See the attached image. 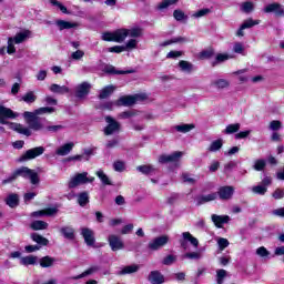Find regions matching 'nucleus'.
I'll use <instances>...</instances> for the list:
<instances>
[{
	"instance_id": "nucleus-48",
	"label": "nucleus",
	"mask_w": 284,
	"mask_h": 284,
	"mask_svg": "<svg viewBox=\"0 0 284 284\" xmlns=\"http://www.w3.org/2000/svg\"><path fill=\"white\" fill-rule=\"evenodd\" d=\"M183 41H185V38L179 37V38H173L171 40H166V41L162 42L160 45L162 48H165L168 45H172V43H183Z\"/></svg>"
},
{
	"instance_id": "nucleus-22",
	"label": "nucleus",
	"mask_w": 284,
	"mask_h": 284,
	"mask_svg": "<svg viewBox=\"0 0 284 284\" xmlns=\"http://www.w3.org/2000/svg\"><path fill=\"white\" fill-rule=\"evenodd\" d=\"M211 85L216 90H227L230 88V80L227 79H216L211 82Z\"/></svg>"
},
{
	"instance_id": "nucleus-23",
	"label": "nucleus",
	"mask_w": 284,
	"mask_h": 284,
	"mask_svg": "<svg viewBox=\"0 0 284 284\" xmlns=\"http://www.w3.org/2000/svg\"><path fill=\"white\" fill-rule=\"evenodd\" d=\"M50 92H53V94H69L70 88L65 85H59L57 83H53L49 87Z\"/></svg>"
},
{
	"instance_id": "nucleus-31",
	"label": "nucleus",
	"mask_w": 284,
	"mask_h": 284,
	"mask_svg": "<svg viewBox=\"0 0 284 284\" xmlns=\"http://www.w3.org/2000/svg\"><path fill=\"white\" fill-rule=\"evenodd\" d=\"M182 239L184 242L191 243L193 247H199V240L191 235L190 232H183L182 233Z\"/></svg>"
},
{
	"instance_id": "nucleus-5",
	"label": "nucleus",
	"mask_w": 284,
	"mask_h": 284,
	"mask_svg": "<svg viewBox=\"0 0 284 284\" xmlns=\"http://www.w3.org/2000/svg\"><path fill=\"white\" fill-rule=\"evenodd\" d=\"M145 99H148V94L145 93H139L135 95H124L116 101V105L130 106L134 105L136 101H145Z\"/></svg>"
},
{
	"instance_id": "nucleus-34",
	"label": "nucleus",
	"mask_w": 284,
	"mask_h": 284,
	"mask_svg": "<svg viewBox=\"0 0 284 284\" xmlns=\"http://www.w3.org/2000/svg\"><path fill=\"white\" fill-rule=\"evenodd\" d=\"M194 128V124H179L174 126V130H176V132H181L182 134H187V132H192Z\"/></svg>"
},
{
	"instance_id": "nucleus-42",
	"label": "nucleus",
	"mask_w": 284,
	"mask_h": 284,
	"mask_svg": "<svg viewBox=\"0 0 284 284\" xmlns=\"http://www.w3.org/2000/svg\"><path fill=\"white\" fill-rule=\"evenodd\" d=\"M138 45H139V40L131 38L124 44L125 52H130V50H136Z\"/></svg>"
},
{
	"instance_id": "nucleus-40",
	"label": "nucleus",
	"mask_w": 284,
	"mask_h": 284,
	"mask_svg": "<svg viewBox=\"0 0 284 284\" xmlns=\"http://www.w3.org/2000/svg\"><path fill=\"white\" fill-rule=\"evenodd\" d=\"M267 165V161L263 160V159H258L254 161L253 164V170H255V172H263V170H265Z\"/></svg>"
},
{
	"instance_id": "nucleus-38",
	"label": "nucleus",
	"mask_w": 284,
	"mask_h": 284,
	"mask_svg": "<svg viewBox=\"0 0 284 284\" xmlns=\"http://www.w3.org/2000/svg\"><path fill=\"white\" fill-rule=\"evenodd\" d=\"M241 12H244L245 14H250V12H254V3L252 1L243 2L240 6Z\"/></svg>"
},
{
	"instance_id": "nucleus-35",
	"label": "nucleus",
	"mask_w": 284,
	"mask_h": 284,
	"mask_svg": "<svg viewBox=\"0 0 284 284\" xmlns=\"http://www.w3.org/2000/svg\"><path fill=\"white\" fill-rule=\"evenodd\" d=\"M182 258H189L190 261H199L200 258H203V253L201 251H193L185 253Z\"/></svg>"
},
{
	"instance_id": "nucleus-32",
	"label": "nucleus",
	"mask_w": 284,
	"mask_h": 284,
	"mask_svg": "<svg viewBox=\"0 0 284 284\" xmlns=\"http://www.w3.org/2000/svg\"><path fill=\"white\" fill-rule=\"evenodd\" d=\"M138 172H141V174H154L156 172V169L152 164H145V165H139L136 166Z\"/></svg>"
},
{
	"instance_id": "nucleus-3",
	"label": "nucleus",
	"mask_w": 284,
	"mask_h": 284,
	"mask_svg": "<svg viewBox=\"0 0 284 284\" xmlns=\"http://www.w3.org/2000/svg\"><path fill=\"white\" fill-rule=\"evenodd\" d=\"M22 176L23 179H29L32 185H37L39 183V173L34 172V170L29 169L28 166H22L16 170L9 178L2 181V185H8V183H12Z\"/></svg>"
},
{
	"instance_id": "nucleus-44",
	"label": "nucleus",
	"mask_w": 284,
	"mask_h": 284,
	"mask_svg": "<svg viewBox=\"0 0 284 284\" xmlns=\"http://www.w3.org/2000/svg\"><path fill=\"white\" fill-rule=\"evenodd\" d=\"M240 130H241V123L229 124L224 130V134H234Z\"/></svg>"
},
{
	"instance_id": "nucleus-1",
	"label": "nucleus",
	"mask_w": 284,
	"mask_h": 284,
	"mask_svg": "<svg viewBox=\"0 0 284 284\" xmlns=\"http://www.w3.org/2000/svg\"><path fill=\"white\" fill-rule=\"evenodd\" d=\"M53 112L54 108L52 106H42L36 109L33 112L26 111L23 113V119L29 128L21 123H10V130L18 132V134H23L24 136H32V130L33 132H44L45 125L49 122L39 116H43V114H52Z\"/></svg>"
},
{
	"instance_id": "nucleus-6",
	"label": "nucleus",
	"mask_w": 284,
	"mask_h": 284,
	"mask_svg": "<svg viewBox=\"0 0 284 284\" xmlns=\"http://www.w3.org/2000/svg\"><path fill=\"white\" fill-rule=\"evenodd\" d=\"M45 152V148L43 146H36L33 149L27 150L19 159V163H24L26 161H32L37 159V156H41Z\"/></svg>"
},
{
	"instance_id": "nucleus-25",
	"label": "nucleus",
	"mask_w": 284,
	"mask_h": 284,
	"mask_svg": "<svg viewBox=\"0 0 284 284\" xmlns=\"http://www.w3.org/2000/svg\"><path fill=\"white\" fill-rule=\"evenodd\" d=\"M20 265H24L26 267H28V265H39V257L34 255L20 257Z\"/></svg>"
},
{
	"instance_id": "nucleus-29",
	"label": "nucleus",
	"mask_w": 284,
	"mask_h": 284,
	"mask_svg": "<svg viewBox=\"0 0 284 284\" xmlns=\"http://www.w3.org/2000/svg\"><path fill=\"white\" fill-rule=\"evenodd\" d=\"M135 272H139V265H129L121 268V271L118 272V276H125V274H135Z\"/></svg>"
},
{
	"instance_id": "nucleus-62",
	"label": "nucleus",
	"mask_w": 284,
	"mask_h": 284,
	"mask_svg": "<svg viewBox=\"0 0 284 284\" xmlns=\"http://www.w3.org/2000/svg\"><path fill=\"white\" fill-rule=\"evenodd\" d=\"M113 170H115V172H124L125 170V163L118 161L113 163Z\"/></svg>"
},
{
	"instance_id": "nucleus-50",
	"label": "nucleus",
	"mask_w": 284,
	"mask_h": 284,
	"mask_svg": "<svg viewBox=\"0 0 284 284\" xmlns=\"http://www.w3.org/2000/svg\"><path fill=\"white\" fill-rule=\"evenodd\" d=\"M32 240L38 243V245H48V243H50V241H48V239L39 235V234H33L32 235Z\"/></svg>"
},
{
	"instance_id": "nucleus-18",
	"label": "nucleus",
	"mask_w": 284,
	"mask_h": 284,
	"mask_svg": "<svg viewBox=\"0 0 284 284\" xmlns=\"http://www.w3.org/2000/svg\"><path fill=\"white\" fill-rule=\"evenodd\" d=\"M73 149H74V142H69L59 146L55 150V154L58 156H68V154H70V152H72Z\"/></svg>"
},
{
	"instance_id": "nucleus-16",
	"label": "nucleus",
	"mask_w": 284,
	"mask_h": 284,
	"mask_svg": "<svg viewBox=\"0 0 284 284\" xmlns=\"http://www.w3.org/2000/svg\"><path fill=\"white\" fill-rule=\"evenodd\" d=\"M108 241L111 250H123L125 247L123 240L116 235H109Z\"/></svg>"
},
{
	"instance_id": "nucleus-33",
	"label": "nucleus",
	"mask_w": 284,
	"mask_h": 284,
	"mask_svg": "<svg viewBox=\"0 0 284 284\" xmlns=\"http://www.w3.org/2000/svg\"><path fill=\"white\" fill-rule=\"evenodd\" d=\"M95 175L98 176V179H100L102 185H112V181H110V178L108 176V174H105V172H103V170L97 171Z\"/></svg>"
},
{
	"instance_id": "nucleus-30",
	"label": "nucleus",
	"mask_w": 284,
	"mask_h": 284,
	"mask_svg": "<svg viewBox=\"0 0 284 284\" xmlns=\"http://www.w3.org/2000/svg\"><path fill=\"white\" fill-rule=\"evenodd\" d=\"M114 90H116V87L114 85H106L104 87L99 94V99H108V97H111L114 92Z\"/></svg>"
},
{
	"instance_id": "nucleus-46",
	"label": "nucleus",
	"mask_w": 284,
	"mask_h": 284,
	"mask_svg": "<svg viewBox=\"0 0 284 284\" xmlns=\"http://www.w3.org/2000/svg\"><path fill=\"white\" fill-rule=\"evenodd\" d=\"M227 276V271L221 268L216 271V283L223 284L225 281V277Z\"/></svg>"
},
{
	"instance_id": "nucleus-27",
	"label": "nucleus",
	"mask_w": 284,
	"mask_h": 284,
	"mask_svg": "<svg viewBox=\"0 0 284 284\" xmlns=\"http://www.w3.org/2000/svg\"><path fill=\"white\" fill-rule=\"evenodd\" d=\"M4 202L9 207H18L19 206V194L17 193H10Z\"/></svg>"
},
{
	"instance_id": "nucleus-51",
	"label": "nucleus",
	"mask_w": 284,
	"mask_h": 284,
	"mask_svg": "<svg viewBox=\"0 0 284 284\" xmlns=\"http://www.w3.org/2000/svg\"><path fill=\"white\" fill-rule=\"evenodd\" d=\"M181 156H183V152L175 151L174 153L169 154V162L170 163H176V161L181 160Z\"/></svg>"
},
{
	"instance_id": "nucleus-12",
	"label": "nucleus",
	"mask_w": 284,
	"mask_h": 284,
	"mask_svg": "<svg viewBox=\"0 0 284 284\" xmlns=\"http://www.w3.org/2000/svg\"><path fill=\"white\" fill-rule=\"evenodd\" d=\"M92 85L89 82H82L75 88V97L78 99H85L90 94V89Z\"/></svg>"
},
{
	"instance_id": "nucleus-58",
	"label": "nucleus",
	"mask_w": 284,
	"mask_h": 284,
	"mask_svg": "<svg viewBox=\"0 0 284 284\" xmlns=\"http://www.w3.org/2000/svg\"><path fill=\"white\" fill-rule=\"evenodd\" d=\"M182 180L184 183H189L190 185H194V183H196V179L192 178L189 173H183Z\"/></svg>"
},
{
	"instance_id": "nucleus-7",
	"label": "nucleus",
	"mask_w": 284,
	"mask_h": 284,
	"mask_svg": "<svg viewBox=\"0 0 284 284\" xmlns=\"http://www.w3.org/2000/svg\"><path fill=\"white\" fill-rule=\"evenodd\" d=\"M108 125L104 128L105 136H111V134H119L121 132V123L114 120V118L108 115L105 118Z\"/></svg>"
},
{
	"instance_id": "nucleus-61",
	"label": "nucleus",
	"mask_w": 284,
	"mask_h": 284,
	"mask_svg": "<svg viewBox=\"0 0 284 284\" xmlns=\"http://www.w3.org/2000/svg\"><path fill=\"white\" fill-rule=\"evenodd\" d=\"M233 52H235V54H243V52H245V47H243V43L236 42L233 45Z\"/></svg>"
},
{
	"instance_id": "nucleus-2",
	"label": "nucleus",
	"mask_w": 284,
	"mask_h": 284,
	"mask_svg": "<svg viewBox=\"0 0 284 284\" xmlns=\"http://www.w3.org/2000/svg\"><path fill=\"white\" fill-rule=\"evenodd\" d=\"M141 39L143 37V28L132 27L129 29H118L113 32H104L101 36L102 41H113L114 43H123L125 39Z\"/></svg>"
},
{
	"instance_id": "nucleus-64",
	"label": "nucleus",
	"mask_w": 284,
	"mask_h": 284,
	"mask_svg": "<svg viewBox=\"0 0 284 284\" xmlns=\"http://www.w3.org/2000/svg\"><path fill=\"white\" fill-rule=\"evenodd\" d=\"M173 17L176 21H183V19H185V13L182 10H175Z\"/></svg>"
},
{
	"instance_id": "nucleus-21",
	"label": "nucleus",
	"mask_w": 284,
	"mask_h": 284,
	"mask_svg": "<svg viewBox=\"0 0 284 284\" xmlns=\"http://www.w3.org/2000/svg\"><path fill=\"white\" fill-rule=\"evenodd\" d=\"M60 234L68 241H74L75 239L74 227L72 226H62L60 229Z\"/></svg>"
},
{
	"instance_id": "nucleus-53",
	"label": "nucleus",
	"mask_w": 284,
	"mask_h": 284,
	"mask_svg": "<svg viewBox=\"0 0 284 284\" xmlns=\"http://www.w3.org/2000/svg\"><path fill=\"white\" fill-rule=\"evenodd\" d=\"M268 128L273 132H276V130H281V128H283V123H281V121H278V120H273L270 122Z\"/></svg>"
},
{
	"instance_id": "nucleus-19",
	"label": "nucleus",
	"mask_w": 284,
	"mask_h": 284,
	"mask_svg": "<svg viewBox=\"0 0 284 284\" xmlns=\"http://www.w3.org/2000/svg\"><path fill=\"white\" fill-rule=\"evenodd\" d=\"M219 194L217 193H210L207 195H199L195 197L196 205H204V203H210L211 201H216Z\"/></svg>"
},
{
	"instance_id": "nucleus-63",
	"label": "nucleus",
	"mask_w": 284,
	"mask_h": 284,
	"mask_svg": "<svg viewBox=\"0 0 284 284\" xmlns=\"http://www.w3.org/2000/svg\"><path fill=\"white\" fill-rule=\"evenodd\" d=\"M255 254L260 256V258H270V251L267 250H256Z\"/></svg>"
},
{
	"instance_id": "nucleus-36",
	"label": "nucleus",
	"mask_w": 284,
	"mask_h": 284,
	"mask_svg": "<svg viewBox=\"0 0 284 284\" xmlns=\"http://www.w3.org/2000/svg\"><path fill=\"white\" fill-rule=\"evenodd\" d=\"M223 139H217L211 142L210 146L207 148L209 152H219L221 148H223Z\"/></svg>"
},
{
	"instance_id": "nucleus-56",
	"label": "nucleus",
	"mask_w": 284,
	"mask_h": 284,
	"mask_svg": "<svg viewBox=\"0 0 284 284\" xmlns=\"http://www.w3.org/2000/svg\"><path fill=\"white\" fill-rule=\"evenodd\" d=\"M83 57H85V52H83L82 50H77L71 53V59H73V61H81Z\"/></svg>"
},
{
	"instance_id": "nucleus-20",
	"label": "nucleus",
	"mask_w": 284,
	"mask_h": 284,
	"mask_svg": "<svg viewBox=\"0 0 284 284\" xmlns=\"http://www.w3.org/2000/svg\"><path fill=\"white\" fill-rule=\"evenodd\" d=\"M55 26L60 31L62 30H72V28H79V23L77 22H70L65 20H57Z\"/></svg>"
},
{
	"instance_id": "nucleus-55",
	"label": "nucleus",
	"mask_w": 284,
	"mask_h": 284,
	"mask_svg": "<svg viewBox=\"0 0 284 284\" xmlns=\"http://www.w3.org/2000/svg\"><path fill=\"white\" fill-rule=\"evenodd\" d=\"M7 52H8V54H14V52H17V48H14V39L13 38L8 39Z\"/></svg>"
},
{
	"instance_id": "nucleus-47",
	"label": "nucleus",
	"mask_w": 284,
	"mask_h": 284,
	"mask_svg": "<svg viewBox=\"0 0 284 284\" xmlns=\"http://www.w3.org/2000/svg\"><path fill=\"white\" fill-rule=\"evenodd\" d=\"M210 12H212V10L205 8V9H201V10L194 12L191 17L193 19H201L203 17H207V14H210Z\"/></svg>"
},
{
	"instance_id": "nucleus-37",
	"label": "nucleus",
	"mask_w": 284,
	"mask_h": 284,
	"mask_svg": "<svg viewBox=\"0 0 284 284\" xmlns=\"http://www.w3.org/2000/svg\"><path fill=\"white\" fill-rule=\"evenodd\" d=\"M20 101H24V103L32 104L34 101H37V94H34V91H29L23 94Z\"/></svg>"
},
{
	"instance_id": "nucleus-9",
	"label": "nucleus",
	"mask_w": 284,
	"mask_h": 284,
	"mask_svg": "<svg viewBox=\"0 0 284 284\" xmlns=\"http://www.w3.org/2000/svg\"><path fill=\"white\" fill-rule=\"evenodd\" d=\"M170 243V235L163 234L154 237L149 242L150 250H161V247H165Z\"/></svg>"
},
{
	"instance_id": "nucleus-24",
	"label": "nucleus",
	"mask_w": 284,
	"mask_h": 284,
	"mask_svg": "<svg viewBox=\"0 0 284 284\" xmlns=\"http://www.w3.org/2000/svg\"><path fill=\"white\" fill-rule=\"evenodd\" d=\"M57 212H59V210L57 207H51V209H45V210H41V211H36L31 213V216H54V214H57Z\"/></svg>"
},
{
	"instance_id": "nucleus-52",
	"label": "nucleus",
	"mask_w": 284,
	"mask_h": 284,
	"mask_svg": "<svg viewBox=\"0 0 284 284\" xmlns=\"http://www.w3.org/2000/svg\"><path fill=\"white\" fill-rule=\"evenodd\" d=\"M50 3L51 6L59 8L63 14H69L68 8H65V6H63V3L59 2L58 0H50Z\"/></svg>"
},
{
	"instance_id": "nucleus-17",
	"label": "nucleus",
	"mask_w": 284,
	"mask_h": 284,
	"mask_svg": "<svg viewBox=\"0 0 284 284\" xmlns=\"http://www.w3.org/2000/svg\"><path fill=\"white\" fill-rule=\"evenodd\" d=\"M148 281L151 284H163L165 283V276H163V274H161L159 271H152L149 274Z\"/></svg>"
},
{
	"instance_id": "nucleus-60",
	"label": "nucleus",
	"mask_w": 284,
	"mask_h": 284,
	"mask_svg": "<svg viewBox=\"0 0 284 284\" xmlns=\"http://www.w3.org/2000/svg\"><path fill=\"white\" fill-rule=\"evenodd\" d=\"M62 129H63V125H61V124H58V125H48V124H45L44 130H47V132L57 133V132L61 131Z\"/></svg>"
},
{
	"instance_id": "nucleus-14",
	"label": "nucleus",
	"mask_w": 284,
	"mask_h": 284,
	"mask_svg": "<svg viewBox=\"0 0 284 284\" xmlns=\"http://www.w3.org/2000/svg\"><path fill=\"white\" fill-rule=\"evenodd\" d=\"M216 194L221 201H230L234 196V186H222Z\"/></svg>"
},
{
	"instance_id": "nucleus-10",
	"label": "nucleus",
	"mask_w": 284,
	"mask_h": 284,
	"mask_svg": "<svg viewBox=\"0 0 284 284\" xmlns=\"http://www.w3.org/2000/svg\"><path fill=\"white\" fill-rule=\"evenodd\" d=\"M6 119H17V113H14L12 109L6 108L0 104V124L9 125L10 128L11 122H8Z\"/></svg>"
},
{
	"instance_id": "nucleus-43",
	"label": "nucleus",
	"mask_w": 284,
	"mask_h": 284,
	"mask_svg": "<svg viewBox=\"0 0 284 284\" xmlns=\"http://www.w3.org/2000/svg\"><path fill=\"white\" fill-rule=\"evenodd\" d=\"M30 227L36 231L48 230V223L44 221H34L30 224Z\"/></svg>"
},
{
	"instance_id": "nucleus-13",
	"label": "nucleus",
	"mask_w": 284,
	"mask_h": 284,
	"mask_svg": "<svg viewBox=\"0 0 284 284\" xmlns=\"http://www.w3.org/2000/svg\"><path fill=\"white\" fill-rule=\"evenodd\" d=\"M264 12L266 14L274 12L276 17H284V7L280 3H271L264 8Z\"/></svg>"
},
{
	"instance_id": "nucleus-11",
	"label": "nucleus",
	"mask_w": 284,
	"mask_h": 284,
	"mask_svg": "<svg viewBox=\"0 0 284 284\" xmlns=\"http://www.w3.org/2000/svg\"><path fill=\"white\" fill-rule=\"evenodd\" d=\"M80 234L84 239V243L88 245V247H94L95 239H94V231L90 227H81Z\"/></svg>"
},
{
	"instance_id": "nucleus-15",
	"label": "nucleus",
	"mask_w": 284,
	"mask_h": 284,
	"mask_svg": "<svg viewBox=\"0 0 284 284\" xmlns=\"http://www.w3.org/2000/svg\"><path fill=\"white\" fill-rule=\"evenodd\" d=\"M211 221H212V223H214L215 227L221 229V227H223V225H225V223H230L231 219L229 215L212 214Z\"/></svg>"
},
{
	"instance_id": "nucleus-59",
	"label": "nucleus",
	"mask_w": 284,
	"mask_h": 284,
	"mask_svg": "<svg viewBox=\"0 0 284 284\" xmlns=\"http://www.w3.org/2000/svg\"><path fill=\"white\" fill-rule=\"evenodd\" d=\"M217 245L220 250H225V247H230V241H227V239L224 237H219Z\"/></svg>"
},
{
	"instance_id": "nucleus-49",
	"label": "nucleus",
	"mask_w": 284,
	"mask_h": 284,
	"mask_svg": "<svg viewBox=\"0 0 284 284\" xmlns=\"http://www.w3.org/2000/svg\"><path fill=\"white\" fill-rule=\"evenodd\" d=\"M104 71L106 72V74H128V73H130V71H119V70H116V68H114L112 65L105 67Z\"/></svg>"
},
{
	"instance_id": "nucleus-39",
	"label": "nucleus",
	"mask_w": 284,
	"mask_h": 284,
	"mask_svg": "<svg viewBox=\"0 0 284 284\" xmlns=\"http://www.w3.org/2000/svg\"><path fill=\"white\" fill-rule=\"evenodd\" d=\"M78 203L81 207H85L87 203H90V194L88 192H82L78 195Z\"/></svg>"
},
{
	"instance_id": "nucleus-54",
	"label": "nucleus",
	"mask_w": 284,
	"mask_h": 284,
	"mask_svg": "<svg viewBox=\"0 0 284 284\" xmlns=\"http://www.w3.org/2000/svg\"><path fill=\"white\" fill-rule=\"evenodd\" d=\"M175 3H179V0H164L160 3L159 8L160 10H165V8H170V6H174Z\"/></svg>"
},
{
	"instance_id": "nucleus-28",
	"label": "nucleus",
	"mask_w": 284,
	"mask_h": 284,
	"mask_svg": "<svg viewBox=\"0 0 284 284\" xmlns=\"http://www.w3.org/2000/svg\"><path fill=\"white\" fill-rule=\"evenodd\" d=\"M179 68L182 72H186V74H192V72H194V64L185 60L179 62Z\"/></svg>"
},
{
	"instance_id": "nucleus-8",
	"label": "nucleus",
	"mask_w": 284,
	"mask_h": 284,
	"mask_svg": "<svg viewBox=\"0 0 284 284\" xmlns=\"http://www.w3.org/2000/svg\"><path fill=\"white\" fill-rule=\"evenodd\" d=\"M270 185H272V178L266 175L260 184L251 189V192H253V194H258L260 196H265V194L267 193V187H270Z\"/></svg>"
},
{
	"instance_id": "nucleus-41",
	"label": "nucleus",
	"mask_w": 284,
	"mask_h": 284,
	"mask_svg": "<svg viewBox=\"0 0 284 284\" xmlns=\"http://www.w3.org/2000/svg\"><path fill=\"white\" fill-rule=\"evenodd\" d=\"M38 263L40 264V267H52V265H54V258L44 256L38 260Z\"/></svg>"
},
{
	"instance_id": "nucleus-4",
	"label": "nucleus",
	"mask_w": 284,
	"mask_h": 284,
	"mask_svg": "<svg viewBox=\"0 0 284 284\" xmlns=\"http://www.w3.org/2000/svg\"><path fill=\"white\" fill-rule=\"evenodd\" d=\"M88 183H94V176H89L88 172L77 173L69 180L68 187L69 190H74V187Z\"/></svg>"
},
{
	"instance_id": "nucleus-26",
	"label": "nucleus",
	"mask_w": 284,
	"mask_h": 284,
	"mask_svg": "<svg viewBox=\"0 0 284 284\" xmlns=\"http://www.w3.org/2000/svg\"><path fill=\"white\" fill-rule=\"evenodd\" d=\"M30 37H32V31L24 30L22 32L17 33L16 37L12 39L14 43L19 44V43H23L26 39H30Z\"/></svg>"
},
{
	"instance_id": "nucleus-45",
	"label": "nucleus",
	"mask_w": 284,
	"mask_h": 284,
	"mask_svg": "<svg viewBox=\"0 0 284 284\" xmlns=\"http://www.w3.org/2000/svg\"><path fill=\"white\" fill-rule=\"evenodd\" d=\"M258 23H261V20L248 18L242 23V29L247 30L250 28H254V26H258Z\"/></svg>"
},
{
	"instance_id": "nucleus-57",
	"label": "nucleus",
	"mask_w": 284,
	"mask_h": 284,
	"mask_svg": "<svg viewBox=\"0 0 284 284\" xmlns=\"http://www.w3.org/2000/svg\"><path fill=\"white\" fill-rule=\"evenodd\" d=\"M163 265H174L176 263V256L175 255H168L162 261Z\"/></svg>"
}]
</instances>
